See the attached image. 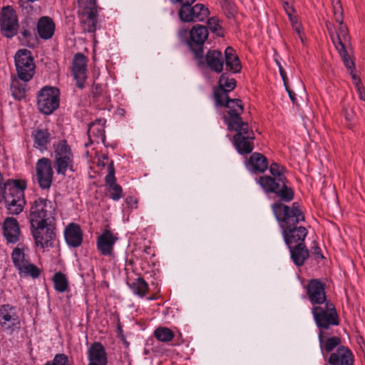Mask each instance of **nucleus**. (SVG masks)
<instances>
[{"instance_id":"20e7f679","label":"nucleus","mask_w":365,"mask_h":365,"mask_svg":"<svg viewBox=\"0 0 365 365\" xmlns=\"http://www.w3.org/2000/svg\"><path fill=\"white\" fill-rule=\"evenodd\" d=\"M54 209L52 202L43 197H36L31 202L29 220L31 227L39 226L53 217Z\"/></svg>"},{"instance_id":"5701e85b","label":"nucleus","mask_w":365,"mask_h":365,"mask_svg":"<svg viewBox=\"0 0 365 365\" xmlns=\"http://www.w3.org/2000/svg\"><path fill=\"white\" fill-rule=\"evenodd\" d=\"M64 236L68 245L73 247H79L83 241V233L80 226L70 223L65 229Z\"/></svg>"},{"instance_id":"4d7b16f0","label":"nucleus","mask_w":365,"mask_h":365,"mask_svg":"<svg viewBox=\"0 0 365 365\" xmlns=\"http://www.w3.org/2000/svg\"><path fill=\"white\" fill-rule=\"evenodd\" d=\"M280 75L283 79L284 85L286 86L287 76L285 71H284L283 73H280Z\"/></svg>"},{"instance_id":"c756f323","label":"nucleus","mask_w":365,"mask_h":365,"mask_svg":"<svg viewBox=\"0 0 365 365\" xmlns=\"http://www.w3.org/2000/svg\"><path fill=\"white\" fill-rule=\"evenodd\" d=\"M34 147L43 152L47 150L51 140V135L46 129H36L32 132Z\"/></svg>"},{"instance_id":"680f3d73","label":"nucleus","mask_w":365,"mask_h":365,"mask_svg":"<svg viewBox=\"0 0 365 365\" xmlns=\"http://www.w3.org/2000/svg\"><path fill=\"white\" fill-rule=\"evenodd\" d=\"M155 299V297H149V298H148V299H149V300H153V299Z\"/></svg>"},{"instance_id":"a19ab883","label":"nucleus","mask_w":365,"mask_h":365,"mask_svg":"<svg viewBox=\"0 0 365 365\" xmlns=\"http://www.w3.org/2000/svg\"><path fill=\"white\" fill-rule=\"evenodd\" d=\"M225 107L229 109L228 114H240L244 112V106L240 99H230L225 103Z\"/></svg>"},{"instance_id":"e2e57ef3","label":"nucleus","mask_w":365,"mask_h":365,"mask_svg":"<svg viewBox=\"0 0 365 365\" xmlns=\"http://www.w3.org/2000/svg\"><path fill=\"white\" fill-rule=\"evenodd\" d=\"M276 62H277V64L278 67H279V66H282L278 61H276Z\"/></svg>"},{"instance_id":"0e129e2a","label":"nucleus","mask_w":365,"mask_h":365,"mask_svg":"<svg viewBox=\"0 0 365 365\" xmlns=\"http://www.w3.org/2000/svg\"><path fill=\"white\" fill-rule=\"evenodd\" d=\"M23 2H24L23 0H19V4H20V6H21V3H23Z\"/></svg>"},{"instance_id":"4c0bfd02","label":"nucleus","mask_w":365,"mask_h":365,"mask_svg":"<svg viewBox=\"0 0 365 365\" xmlns=\"http://www.w3.org/2000/svg\"><path fill=\"white\" fill-rule=\"evenodd\" d=\"M154 336L159 341L167 343L174 338V333L168 327H160L155 330Z\"/></svg>"},{"instance_id":"ea45409f","label":"nucleus","mask_w":365,"mask_h":365,"mask_svg":"<svg viewBox=\"0 0 365 365\" xmlns=\"http://www.w3.org/2000/svg\"><path fill=\"white\" fill-rule=\"evenodd\" d=\"M55 159L58 158L73 157L71 149L65 140L59 141L54 146Z\"/></svg>"},{"instance_id":"79ce46f5","label":"nucleus","mask_w":365,"mask_h":365,"mask_svg":"<svg viewBox=\"0 0 365 365\" xmlns=\"http://www.w3.org/2000/svg\"><path fill=\"white\" fill-rule=\"evenodd\" d=\"M133 292L143 297L148 291V284L143 278H138L133 282Z\"/></svg>"},{"instance_id":"7ed1b4c3","label":"nucleus","mask_w":365,"mask_h":365,"mask_svg":"<svg viewBox=\"0 0 365 365\" xmlns=\"http://www.w3.org/2000/svg\"><path fill=\"white\" fill-rule=\"evenodd\" d=\"M312 314L319 330L326 331L331 326H337L339 324L335 306L331 302L312 307Z\"/></svg>"},{"instance_id":"8fccbe9b","label":"nucleus","mask_w":365,"mask_h":365,"mask_svg":"<svg viewBox=\"0 0 365 365\" xmlns=\"http://www.w3.org/2000/svg\"><path fill=\"white\" fill-rule=\"evenodd\" d=\"M356 87L359 96V98L362 101H365V90L364 87L360 84L359 82L356 83Z\"/></svg>"},{"instance_id":"9b49d317","label":"nucleus","mask_w":365,"mask_h":365,"mask_svg":"<svg viewBox=\"0 0 365 365\" xmlns=\"http://www.w3.org/2000/svg\"><path fill=\"white\" fill-rule=\"evenodd\" d=\"M36 180L42 189L50 188L53 182V171L48 158H42L36 164Z\"/></svg>"},{"instance_id":"b1692460","label":"nucleus","mask_w":365,"mask_h":365,"mask_svg":"<svg viewBox=\"0 0 365 365\" xmlns=\"http://www.w3.org/2000/svg\"><path fill=\"white\" fill-rule=\"evenodd\" d=\"M117 240L109 230H106L98 237L97 246L100 252L103 255H110L113 252V247Z\"/></svg>"},{"instance_id":"423d86ee","label":"nucleus","mask_w":365,"mask_h":365,"mask_svg":"<svg viewBox=\"0 0 365 365\" xmlns=\"http://www.w3.org/2000/svg\"><path fill=\"white\" fill-rule=\"evenodd\" d=\"M14 60L18 78L22 81H29L34 75L36 67L31 52L20 49L16 53Z\"/></svg>"},{"instance_id":"aec40b11","label":"nucleus","mask_w":365,"mask_h":365,"mask_svg":"<svg viewBox=\"0 0 365 365\" xmlns=\"http://www.w3.org/2000/svg\"><path fill=\"white\" fill-rule=\"evenodd\" d=\"M339 26L336 32L333 30L330 23H327V27L335 48L346 47L349 43L348 29L343 23H339Z\"/></svg>"},{"instance_id":"5fc2aeb1","label":"nucleus","mask_w":365,"mask_h":365,"mask_svg":"<svg viewBox=\"0 0 365 365\" xmlns=\"http://www.w3.org/2000/svg\"><path fill=\"white\" fill-rule=\"evenodd\" d=\"M286 90H287V93L289 94V96L291 101H292V103H296V96H295L296 95H295V93L293 91H292L287 86H286Z\"/></svg>"},{"instance_id":"a211bd4d","label":"nucleus","mask_w":365,"mask_h":365,"mask_svg":"<svg viewBox=\"0 0 365 365\" xmlns=\"http://www.w3.org/2000/svg\"><path fill=\"white\" fill-rule=\"evenodd\" d=\"M0 325L4 330L12 333L20 327V322L14 309L9 305L3 306L0 310Z\"/></svg>"},{"instance_id":"c85d7f7f","label":"nucleus","mask_w":365,"mask_h":365,"mask_svg":"<svg viewBox=\"0 0 365 365\" xmlns=\"http://www.w3.org/2000/svg\"><path fill=\"white\" fill-rule=\"evenodd\" d=\"M224 120L228 129L236 131V133H247L251 130L248 123L244 122L240 115H225Z\"/></svg>"},{"instance_id":"a18cd8bd","label":"nucleus","mask_w":365,"mask_h":365,"mask_svg":"<svg viewBox=\"0 0 365 365\" xmlns=\"http://www.w3.org/2000/svg\"><path fill=\"white\" fill-rule=\"evenodd\" d=\"M283 167L277 163H272L269 167V171L274 178L281 183L284 182L285 184L286 178L283 175Z\"/></svg>"},{"instance_id":"f704fd0d","label":"nucleus","mask_w":365,"mask_h":365,"mask_svg":"<svg viewBox=\"0 0 365 365\" xmlns=\"http://www.w3.org/2000/svg\"><path fill=\"white\" fill-rule=\"evenodd\" d=\"M21 79L14 78L11 80V91L12 96L18 100H21L26 96V93L27 91V84L26 82L20 81Z\"/></svg>"},{"instance_id":"f03ea898","label":"nucleus","mask_w":365,"mask_h":365,"mask_svg":"<svg viewBox=\"0 0 365 365\" xmlns=\"http://www.w3.org/2000/svg\"><path fill=\"white\" fill-rule=\"evenodd\" d=\"M78 16L84 32L94 33L98 25L96 0H78Z\"/></svg>"},{"instance_id":"f8f14e48","label":"nucleus","mask_w":365,"mask_h":365,"mask_svg":"<svg viewBox=\"0 0 365 365\" xmlns=\"http://www.w3.org/2000/svg\"><path fill=\"white\" fill-rule=\"evenodd\" d=\"M209 10L203 4H197L194 6L180 7L178 15L181 21L184 22L203 21L209 16Z\"/></svg>"},{"instance_id":"bb28decb","label":"nucleus","mask_w":365,"mask_h":365,"mask_svg":"<svg viewBox=\"0 0 365 365\" xmlns=\"http://www.w3.org/2000/svg\"><path fill=\"white\" fill-rule=\"evenodd\" d=\"M205 63L212 71L221 73L223 70L224 60L222 53L217 50H210L205 56Z\"/></svg>"},{"instance_id":"f3484780","label":"nucleus","mask_w":365,"mask_h":365,"mask_svg":"<svg viewBox=\"0 0 365 365\" xmlns=\"http://www.w3.org/2000/svg\"><path fill=\"white\" fill-rule=\"evenodd\" d=\"M108 164V174L105 178L107 191L109 197L112 200L117 201L123 197V189L116 183L115 168L113 160H110Z\"/></svg>"},{"instance_id":"2f4dec72","label":"nucleus","mask_w":365,"mask_h":365,"mask_svg":"<svg viewBox=\"0 0 365 365\" xmlns=\"http://www.w3.org/2000/svg\"><path fill=\"white\" fill-rule=\"evenodd\" d=\"M291 257L297 266H302L309 257V251L304 243L291 246L289 248Z\"/></svg>"},{"instance_id":"3c124183","label":"nucleus","mask_w":365,"mask_h":365,"mask_svg":"<svg viewBox=\"0 0 365 365\" xmlns=\"http://www.w3.org/2000/svg\"><path fill=\"white\" fill-rule=\"evenodd\" d=\"M292 28L298 34V36H299V38H300L301 41L302 43L304 42V36H303V34L302 32V26H301V24L299 23L297 24H294V26H292Z\"/></svg>"},{"instance_id":"13d9d810","label":"nucleus","mask_w":365,"mask_h":365,"mask_svg":"<svg viewBox=\"0 0 365 365\" xmlns=\"http://www.w3.org/2000/svg\"><path fill=\"white\" fill-rule=\"evenodd\" d=\"M133 202L135 204H136V203H137L136 200H134V199H133V197H127V198H126V202H127L128 204H130V202Z\"/></svg>"},{"instance_id":"e433bc0d","label":"nucleus","mask_w":365,"mask_h":365,"mask_svg":"<svg viewBox=\"0 0 365 365\" xmlns=\"http://www.w3.org/2000/svg\"><path fill=\"white\" fill-rule=\"evenodd\" d=\"M55 289L58 292H65L68 290V281L62 272H57L53 277Z\"/></svg>"},{"instance_id":"393cba45","label":"nucleus","mask_w":365,"mask_h":365,"mask_svg":"<svg viewBox=\"0 0 365 365\" xmlns=\"http://www.w3.org/2000/svg\"><path fill=\"white\" fill-rule=\"evenodd\" d=\"M55 27V23L51 18L42 16L37 22L38 34L43 39H50L54 34Z\"/></svg>"},{"instance_id":"39448f33","label":"nucleus","mask_w":365,"mask_h":365,"mask_svg":"<svg viewBox=\"0 0 365 365\" xmlns=\"http://www.w3.org/2000/svg\"><path fill=\"white\" fill-rule=\"evenodd\" d=\"M9 192L3 195L0 202H4L5 206L11 215H18L22 212L26 204L24 196V190L26 187V182L22 185H9Z\"/></svg>"},{"instance_id":"09e8293b","label":"nucleus","mask_w":365,"mask_h":365,"mask_svg":"<svg viewBox=\"0 0 365 365\" xmlns=\"http://www.w3.org/2000/svg\"><path fill=\"white\" fill-rule=\"evenodd\" d=\"M207 26L210 30L213 33H217L219 34V31L221 29L220 26L219 25V21L215 17H212L207 21Z\"/></svg>"},{"instance_id":"ddd939ff","label":"nucleus","mask_w":365,"mask_h":365,"mask_svg":"<svg viewBox=\"0 0 365 365\" xmlns=\"http://www.w3.org/2000/svg\"><path fill=\"white\" fill-rule=\"evenodd\" d=\"M308 298L312 306H317L329 302L327 300L325 284L320 280L314 279L308 282L306 286Z\"/></svg>"},{"instance_id":"4468645a","label":"nucleus","mask_w":365,"mask_h":365,"mask_svg":"<svg viewBox=\"0 0 365 365\" xmlns=\"http://www.w3.org/2000/svg\"><path fill=\"white\" fill-rule=\"evenodd\" d=\"M191 45L192 43L200 46V48L194 51L195 58L198 61V64L202 65L203 51L201 48L208 36V31L205 26L197 25L193 26L190 31Z\"/></svg>"},{"instance_id":"4be33fe9","label":"nucleus","mask_w":365,"mask_h":365,"mask_svg":"<svg viewBox=\"0 0 365 365\" xmlns=\"http://www.w3.org/2000/svg\"><path fill=\"white\" fill-rule=\"evenodd\" d=\"M3 233L7 242L16 243L21 237V231L17 220L14 217H6L3 223Z\"/></svg>"},{"instance_id":"f257e3e1","label":"nucleus","mask_w":365,"mask_h":365,"mask_svg":"<svg viewBox=\"0 0 365 365\" xmlns=\"http://www.w3.org/2000/svg\"><path fill=\"white\" fill-rule=\"evenodd\" d=\"M272 207L282 229L284 242L289 248H291V246L304 243L308 232L304 227H297L299 222L304 220V215L299 209L297 204L293 203L292 207H289L277 202L274 203Z\"/></svg>"},{"instance_id":"6e6d98bb","label":"nucleus","mask_w":365,"mask_h":365,"mask_svg":"<svg viewBox=\"0 0 365 365\" xmlns=\"http://www.w3.org/2000/svg\"><path fill=\"white\" fill-rule=\"evenodd\" d=\"M312 253L317 257L323 258V255L321 254L320 248L319 247H314L312 250Z\"/></svg>"},{"instance_id":"c03bdc74","label":"nucleus","mask_w":365,"mask_h":365,"mask_svg":"<svg viewBox=\"0 0 365 365\" xmlns=\"http://www.w3.org/2000/svg\"><path fill=\"white\" fill-rule=\"evenodd\" d=\"M236 86V81L232 78H229L225 74H222L219 79V87L225 91H231Z\"/></svg>"},{"instance_id":"9d476101","label":"nucleus","mask_w":365,"mask_h":365,"mask_svg":"<svg viewBox=\"0 0 365 365\" xmlns=\"http://www.w3.org/2000/svg\"><path fill=\"white\" fill-rule=\"evenodd\" d=\"M0 26L2 34L11 38L17 33L19 28L18 19L14 9L10 6H4L1 11Z\"/></svg>"},{"instance_id":"72a5a7b5","label":"nucleus","mask_w":365,"mask_h":365,"mask_svg":"<svg viewBox=\"0 0 365 365\" xmlns=\"http://www.w3.org/2000/svg\"><path fill=\"white\" fill-rule=\"evenodd\" d=\"M106 120L104 118H98L88 125V133L89 137L94 136L97 140L103 142L105 140V124Z\"/></svg>"},{"instance_id":"c9c22d12","label":"nucleus","mask_w":365,"mask_h":365,"mask_svg":"<svg viewBox=\"0 0 365 365\" xmlns=\"http://www.w3.org/2000/svg\"><path fill=\"white\" fill-rule=\"evenodd\" d=\"M340 56L341 57L344 64L346 68L349 71L350 74L351 75L354 79L356 78V74L354 73L355 70V64L351 57L349 55L346 47H340L336 48Z\"/></svg>"},{"instance_id":"1a4fd4ad","label":"nucleus","mask_w":365,"mask_h":365,"mask_svg":"<svg viewBox=\"0 0 365 365\" xmlns=\"http://www.w3.org/2000/svg\"><path fill=\"white\" fill-rule=\"evenodd\" d=\"M11 259L21 274L30 275L33 277L39 275V269L30 262L29 258L24 252V248H14L11 253Z\"/></svg>"},{"instance_id":"052dcab7","label":"nucleus","mask_w":365,"mask_h":365,"mask_svg":"<svg viewBox=\"0 0 365 365\" xmlns=\"http://www.w3.org/2000/svg\"><path fill=\"white\" fill-rule=\"evenodd\" d=\"M103 160H106L108 161V158H107L106 156H105V155H103Z\"/></svg>"},{"instance_id":"69168bd1","label":"nucleus","mask_w":365,"mask_h":365,"mask_svg":"<svg viewBox=\"0 0 365 365\" xmlns=\"http://www.w3.org/2000/svg\"><path fill=\"white\" fill-rule=\"evenodd\" d=\"M172 2H173V0H170Z\"/></svg>"},{"instance_id":"7c9ffc66","label":"nucleus","mask_w":365,"mask_h":365,"mask_svg":"<svg viewBox=\"0 0 365 365\" xmlns=\"http://www.w3.org/2000/svg\"><path fill=\"white\" fill-rule=\"evenodd\" d=\"M225 61L227 70L236 73L241 71L240 59L232 47H227L225 51Z\"/></svg>"},{"instance_id":"37998d69","label":"nucleus","mask_w":365,"mask_h":365,"mask_svg":"<svg viewBox=\"0 0 365 365\" xmlns=\"http://www.w3.org/2000/svg\"><path fill=\"white\" fill-rule=\"evenodd\" d=\"M228 92L220 88H215L214 89V99L217 106L225 107L226 102L230 100L227 96Z\"/></svg>"},{"instance_id":"6e6552de","label":"nucleus","mask_w":365,"mask_h":365,"mask_svg":"<svg viewBox=\"0 0 365 365\" xmlns=\"http://www.w3.org/2000/svg\"><path fill=\"white\" fill-rule=\"evenodd\" d=\"M258 182L266 192H274L283 201L289 202L293 198L292 190L275 178L264 175L259 178Z\"/></svg>"},{"instance_id":"cd10ccee","label":"nucleus","mask_w":365,"mask_h":365,"mask_svg":"<svg viewBox=\"0 0 365 365\" xmlns=\"http://www.w3.org/2000/svg\"><path fill=\"white\" fill-rule=\"evenodd\" d=\"M325 334L324 330L319 331V346L322 353L324 351L331 352L335 348L341 346V340L339 336L326 337Z\"/></svg>"},{"instance_id":"412c9836","label":"nucleus","mask_w":365,"mask_h":365,"mask_svg":"<svg viewBox=\"0 0 365 365\" xmlns=\"http://www.w3.org/2000/svg\"><path fill=\"white\" fill-rule=\"evenodd\" d=\"M354 355L346 346H339L332 352L328 359L330 365H354Z\"/></svg>"},{"instance_id":"6ab92c4d","label":"nucleus","mask_w":365,"mask_h":365,"mask_svg":"<svg viewBox=\"0 0 365 365\" xmlns=\"http://www.w3.org/2000/svg\"><path fill=\"white\" fill-rule=\"evenodd\" d=\"M72 70L78 87L83 88L87 78L86 58L84 55L80 53L75 55Z\"/></svg>"},{"instance_id":"58836bf2","label":"nucleus","mask_w":365,"mask_h":365,"mask_svg":"<svg viewBox=\"0 0 365 365\" xmlns=\"http://www.w3.org/2000/svg\"><path fill=\"white\" fill-rule=\"evenodd\" d=\"M73 157L58 158L55 159L54 165L58 174L64 175L68 169H71Z\"/></svg>"},{"instance_id":"49530a36","label":"nucleus","mask_w":365,"mask_h":365,"mask_svg":"<svg viewBox=\"0 0 365 365\" xmlns=\"http://www.w3.org/2000/svg\"><path fill=\"white\" fill-rule=\"evenodd\" d=\"M333 14L337 23H343V9L340 0H331Z\"/></svg>"},{"instance_id":"dca6fc26","label":"nucleus","mask_w":365,"mask_h":365,"mask_svg":"<svg viewBox=\"0 0 365 365\" xmlns=\"http://www.w3.org/2000/svg\"><path fill=\"white\" fill-rule=\"evenodd\" d=\"M255 135L251 130L247 133H236L233 136V144L237 152L241 155H247L254 149Z\"/></svg>"},{"instance_id":"603ef678","label":"nucleus","mask_w":365,"mask_h":365,"mask_svg":"<svg viewBox=\"0 0 365 365\" xmlns=\"http://www.w3.org/2000/svg\"><path fill=\"white\" fill-rule=\"evenodd\" d=\"M195 0H173V3H178L181 4V7L191 6Z\"/></svg>"},{"instance_id":"de8ad7c7","label":"nucleus","mask_w":365,"mask_h":365,"mask_svg":"<svg viewBox=\"0 0 365 365\" xmlns=\"http://www.w3.org/2000/svg\"><path fill=\"white\" fill-rule=\"evenodd\" d=\"M44 365H71V363L66 355L58 354L55 356L51 362H47Z\"/></svg>"},{"instance_id":"0eeeda50","label":"nucleus","mask_w":365,"mask_h":365,"mask_svg":"<svg viewBox=\"0 0 365 365\" xmlns=\"http://www.w3.org/2000/svg\"><path fill=\"white\" fill-rule=\"evenodd\" d=\"M60 103V91L53 86H44L38 94L37 105L43 114H51L58 107Z\"/></svg>"},{"instance_id":"2eb2a0df","label":"nucleus","mask_w":365,"mask_h":365,"mask_svg":"<svg viewBox=\"0 0 365 365\" xmlns=\"http://www.w3.org/2000/svg\"><path fill=\"white\" fill-rule=\"evenodd\" d=\"M48 223H43L39 226L31 227L32 234L36 246L43 248L51 246L52 241L55 238L53 231L47 227Z\"/></svg>"},{"instance_id":"473e14b6","label":"nucleus","mask_w":365,"mask_h":365,"mask_svg":"<svg viewBox=\"0 0 365 365\" xmlns=\"http://www.w3.org/2000/svg\"><path fill=\"white\" fill-rule=\"evenodd\" d=\"M247 165L255 173H262L267 169L268 163L267 158L263 155L259 153H254L250 155Z\"/></svg>"},{"instance_id":"a878e982","label":"nucleus","mask_w":365,"mask_h":365,"mask_svg":"<svg viewBox=\"0 0 365 365\" xmlns=\"http://www.w3.org/2000/svg\"><path fill=\"white\" fill-rule=\"evenodd\" d=\"M89 364H107V357L104 347L101 343L96 342L88 349Z\"/></svg>"},{"instance_id":"bf43d9fd","label":"nucleus","mask_w":365,"mask_h":365,"mask_svg":"<svg viewBox=\"0 0 365 365\" xmlns=\"http://www.w3.org/2000/svg\"><path fill=\"white\" fill-rule=\"evenodd\" d=\"M279 73H283L284 71H285L282 66H279Z\"/></svg>"},{"instance_id":"864d4df0","label":"nucleus","mask_w":365,"mask_h":365,"mask_svg":"<svg viewBox=\"0 0 365 365\" xmlns=\"http://www.w3.org/2000/svg\"><path fill=\"white\" fill-rule=\"evenodd\" d=\"M287 14L289 16V21L291 22L292 26H294V24H297L299 23L298 19H297V18L296 16H292L291 15V14L288 11H287Z\"/></svg>"}]
</instances>
